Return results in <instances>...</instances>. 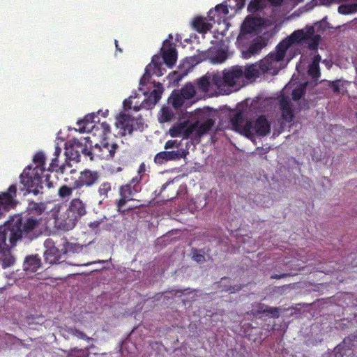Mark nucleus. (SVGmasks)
<instances>
[{
  "mask_svg": "<svg viewBox=\"0 0 357 357\" xmlns=\"http://www.w3.org/2000/svg\"><path fill=\"white\" fill-rule=\"evenodd\" d=\"M42 234L39 219L16 215L8 226L0 227V251L10 250L19 241L29 243Z\"/></svg>",
  "mask_w": 357,
  "mask_h": 357,
  "instance_id": "obj_1",
  "label": "nucleus"
},
{
  "mask_svg": "<svg viewBox=\"0 0 357 357\" xmlns=\"http://www.w3.org/2000/svg\"><path fill=\"white\" fill-rule=\"evenodd\" d=\"M17 187L15 185H11L6 192L0 194V218L3 215L4 211H8L15 206L14 198L16 197Z\"/></svg>",
  "mask_w": 357,
  "mask_h": 357,
  "instance_id": "obj_11",
  "label": "nucleus"
},
{
  "mask_svg": "<svg viewBox=\"0 0 357 357\" xmlns=\"http://www.w3.org/2000/svg\"><path fill=\"white\" fill-rule=\"evenodd\" d=\"M344 350H348V349H347V347L344 344H343V342H342L341 343H340L335 347L333 352L331 356H332V357H344V354L342 353V351H344Z\"/></svg>",
  "mask_w": 357,
  "mask_h": 357,
  "instance_id": "obj_39",
  "label": "nucleus"
},
{
  "mask_svg": "<svg viewBox=\"0 0 357 357\" xmlns=\"http://www.w3.org/2000/svg\"><path fill=\"white\" fill-rule=\"evenodd\" d=\"M195 86L191 83L185 84L181 89L180 93L175 94L173 97V105L175 107L181 106L184 100H189L195 95Z\"/></svg>",
  "mask_w": 357,
  "mask_h": 357,
  "instance_id": "obj_14",
  "label": "nucleus"
},
{
  "mask_svg": "<svg viewBox=\"0 0 357 357\" xmlns=\"http://www.w3.org/2000/svg\"><path fill=\"white\" fill-rule=\"evenodd\" d=\"M197 123V137H200L208 132L213 128L215 124V120L211 118H208L201 123H199L198 122Z\"/></svg>",
  "mask_w": 357,
  "mask_h": 357,
  "instance_id": "obj_22",
  "label": "nucleus"
},
{
  "mask_svg": "<svg viewBox=\"0 0 357 357\" xmlns=\"http://www.w3.org/2000/svg\"><path fill=\"white\" fill-rule=\"evenodd\" d=\"M112 190V184L110 182L105 181L102 183L98 189V193L102 200L108 197V193Z\"/></svg>",
  "mask_w": 357,
  "mask_h": 357,
  "instance_id": "obj_27",
  "label": "nucleus"
},
{
  "mask_svg": "<svg viewBox=\"0 0 357 357\" xmlns=\"http://www.w3.org/2000/svg\"><path fill=\"white\" fill-rule=\"evenodd\" d=\"M321 36L319 35H314L310 38L308 47L311 50H317Z\"/></svg>",
  "mask_w": 357,
  "mask_h": 357,
  "instance_id": "obj_43",
  "label": "nucleus"
},
{
  "mask_svg": "<svg viewBox=\"0 0 357 357\" xmlns=\"http://www.w3.org/2000/svg\"><path fill=\"white\" fill-rule=\"evenodd\" d=\"M290 275H291L290 273L274 274V275L271 276V279L279 280V279H282V278H284L289 277Z\"/></svg>",
  "mask_w": 357,
  "mask_h": 357,
  "instance_id": "obj_57",
  "label": "nucleus"
},
{
  "mask_svg": "<svg viewBox=\"0 0 357 357\" xmlns=\"http://www.w3.org/2000/svg\"><path fill=\"white\" fill-rule=\"evenodd\" d=\"M97 115L95 113H91L86 114L82 119L79 120L77 124L79 126V130L83 132L85 131H90L93 128V123L96 122L95 119L97 118Z\"/></svg>",
  "mask_w": 357,
  "mask_h": 357,
  "instance_id": "obj_20",
  "label": "nucleus"
},
{
  "mask_svg": "<svg viewBox=\"0 0 357 357\" xmlns=\"http://www.w3.org/2000/svg\"><path fill=\"white\" fill-rule=\"evenodd\" d=\"M113 227L112 224H102L101 228L106 229V230H110L111 228Z\"/></svg>",
  "mask_w": 357,
  "mask_h": 357,
  "instance_id": "obj_63",
  "label": "nucleus"
},
{
  "mask_svg": "<svg viewBox=\"0 0 357 357\" xmlns=\"http://www.w3.org/2000/svg\"><path fill=\"white\" fill-rule=\"evenodd\" d=\"M190 255L192 260L198 264H203L206 261L205 252L203 249L192 248L191 249Z\"/></svg>",
  "mask_w": 357,
  "mask_h": 357,
  "instance_id": "obj_25",
  "label": "nucleus"
},
{
  "mask_svg": "<svg viewBox=\"0 0 357 357\" xmlns=\"http://www.w3.org/2000/svg\"><path fill=\"white\" fill-rule=\"evenodd\" d=\"M142 182V176H136L133 177L128 183L119 186V192L120 197L115 202L116 211L122 216H125L128 213L136 208L137 206L130 207L128 209H124L125 205L131 200H133V197L139 192L142 190L140 183Z\"/></svg>",
  "mask_w": 357,
  "mask_h": 357,
  "instance_id": "obj_5",
  "label": "nucleus"
},
{
  "mask_svg": "<svg viewBox=\"0 0 357 357\" xmlns=\"http://www.w3.org/2000/svg\"><path fill=\"white\" fill-rule=\"evenodd\" d=\"M188 70H186L183 73L173 71L169 74L167 77L172 84L177 85L179 82L188 74Z\"/></svg>",
  "mask_w": 357,
  "mask_h": 357,
  "instance_id": "obj_29",
  "label": "nucleus"
},
{
  "mask_svg": "<svg viewBox=\"0 0 357 357\" xmlns=\"http://www.w3.org/2000/svg\"><path fill=\"white\" fill-rule=\"evenodd\" d=\"M264 75L258 62L245 66H234L225 69L222 74L215 73L212 76V82L218 89L222 86L234 87L240 86L243 77L247 79H255Z\"/></svg>",
  "mask_w": 357,
  "mask_h": 357,
  "instance_id": "obj_3",
  "label": "nucleus"
},
{
  "mask_svg": "<svg viewBox=\"0 0 357 357\" xmlns=\"http://www.w3.org/2000/svg\"><path fill=\"white\" fill-rule=\"evenodd\" d=\"M256 314H271L273 318H278L280 316V308L278 307H268L264 304H259Z\"/></svg>",
  "mask_w": 357,
  "mask_h": 357,
  "instance_id": "obj_23",
  "label": "nucleus"
},
{
  "mask_svg": "<svg viewBox=\"0 0 357 357\" xmlns=\"http://www.w3.org/2000/svg\"><path fill=\"white\" fill-rule=\"evenodd\" d=\"M282 118L287 122H291L294 119V114L292 107H288L281 109Z\"/></svg>",
  "mask_w": 357,
  "mask_h": 357,
  "instance_id": "obj_38",
  "label": "nucleus"
},
{
  "mask_svg": "<svg viewBox=\"0 0 357 357\" xmlns=\"http://www.w3.org/2000/svg\"><path fill=\"white\" fill-rule=\"evenodd\" d=\"M322 5H330L333 3H340V0H319Z\"/></svg>",
  "mask_w": 357,
  "mask_h": 357,
  "instance_id": "obj_58",
  "label": "nucleus"
},
{
  "mask_svg": "<svg viewBox=\"0 0 357 357\" xmlns=\"http://www.w3.org/2000/svg\"><path fill=\"white\" fill-rule=\"evenodd\" d=\"M71 334L74 336L77 337L79 339L90 340L91 337H88L84 332L78 330V329H72Z\"/></svg>",
  "mask_w": 357,
  "mask_h": 357,
  "instance_id": "obj_48",
  "label": "nucleus"
},
{
  "mask_svg": "<svg viewBox=\"0 0 357 357\" xmlns=\"http://www.w3.org/2000/svg\"><path fill=\"white\" fill-rule=\"evenodd\" d=\"M188 154V151L184 149L171 151H161L158 153L154 157V161L157 164H162L165 162L171 160H178L184 158Z\"/></svg>",
  "mask_w": 357,
  "mask_h": 357,
  "instance_id": "obj_13",
  "label": "nucleus"
},
{
  "mask_svg": "<svg viewBox=\"0 0 357 357\" xmlns=\"http://www.w3.org/2000/svg\"><path fill=\"white\" fill-rule=\"evenodd\" d=\"M71 167V165L66 161L65 164H63L62 165L59 166V169L56 170L57 172H59L61 174H63L66 171V167Z\"/></svg>",
  "mask_w": 357,
  "mask_h": 357,
  "instance_id": "obj_59",
  "label": "nucleus"
},
{
  "mask_svg": "<svg viewBox=\"0 0 357 357\" xmlns=\"http://www.w3.org/2000/svg\"><path fill=\"white\" fill-rule=\"evenodd\" d=\"M228 8L234 10L236 12L241 10L245 4V0H228Z\"/></svg>",
  "mask_w": 357,
  "mask_h": 357,
  "instance_id": "obj_35",
  "label": "nucleus"
},
{
  "mask_svg": "<svg viewBox=\"0 0 357 357\" xmlns=\"http://www.w3.org/2000/svg\"><path fill=\"white\" fill-rule=\"evenodd\" d=\"M266 0H252L248 6V10L250 13H256L257 11L264 9L266 6Z\"/></svg>",
  "mask_w": 357,
  "mask_h": 357,
  "instance_id": "obj_24",
  "label": "nucleus"
},
{
  "mask_svg": "<svg viewBox=\"0 0 357 357\" xmlns=\"http://www.w3.org/2000/svg\"><path fill=\"white\" fill-rule=\"evenodd\" d=\"M255 24L253 20H246L242 24L241 32L242 33L248 34L252 33L255 30Z\"/></svg>",
  "mask_w": 357,
  "mask_h": 357,
  "instance_id": "obj_32",
  "label": "nucleus"
},
{
  "mask_svg": "<svg viewBox=\"0 0 357 357\" xmlns=\"http://www.w3.org/2000/svg\"><path fill=\"white\" fill-rule=\"evenodd\" d=\"M61 149L59 146H56L54 152L55 157L58 158V156L61 153Z\"/></svg>",
  "mask_w": 357,
  "mask_h": 357,
  "instance_id": "obj_64",
  "label": "nucleus"
},
{
  "mask_svg": "<svg viewBox=\"0 0 357 357\" xmlns=\"http://www.w3.org/2000/svg\"><path fill=\"white\" fill-rule=\"evenodd\" d=\"M181 145V142L177 140H168L165 144V149H169L172 148H178Z\"/></svg>",
  "mask_w": 357,
  "mask_h": 357,
  "instance_id": "obj_50",
  "label": "nucleus"
},
{
  "mask_svg": "<svg viewBox=\"0 0 357 357\" xmlns=\"http://www.w3.org/2000/svg\"><path fill=\"white\" fill-rule=\"evenodd\" d=\"M328 86L332 89L333 92L337 94L340 91V80H335L328 82Z\"/></svg>",
  "mask_w": 357,
  "mask_h": 357,
  "instance_id": "obj_47",
  "label": "nucleus"
},
{
  "mask_svg": "<svg viewBox=\"0 0 357 357\" xmlns=\"http://www.w3.org/2000/svg\"><path fill=\"white\" fill-rule=\"evenodd\" d=\"M151 75V66H146L145 68L144 73L140 79L139 84L142 86L146 85L149 82Z\"/></svg>",
  "mask_w": 357,
  "mask_h": 357,
  "instance_id": "obj_41",
  "label": "nucleus"
},
{
  "mask_svg": "<svg viewBox=\"0 0 357 357\" xmlns=\"http://www.w3.org/2000/svg\"><path fill=\"white\" fill-rule=\"evenodd\" d=\"M197 123L191 124L189 126H186L185 124V130L183 131V137L185 139L189 138L194 132L197 135Z\"/></svg>",
  "mask_w": 357,
  "mask_h": 357,
  "instance_id": "obj_40",
  "label": "nucleus"
},
{
  "mask_svg": "<svg viewBox=\"0 0 357 357\" xmlns=\"http://www.w3.org/2000/svg\"><path fill=\"white\" fill-rule=\"evenodd\" d=\"M118 149V144L113 142L104 141L100 144L92 145L91 160H93L94 157L102 160H110L114 158Z\"/></svg>",
  "mask_w": 357,
  "mask_h": 357,
  "instance_id": "obj_9",
  "label": "nucleus"
},
{
  "mask_svg": "<svg viewBox=\"0 0 357 357\" xmlns=\"http://www.w3.org/2000/svg\"><path fill=\"white\" fill-rule=\"evenodd\" d=\"M162 59L163 63L169 68H172L174 66L177 60V51L175 47L172 46V44H169V47L162 52Z\"/></svg>",
  "mask_w": 357,
  "mask_h": 357,
  "instance_id": "obj_19",
  "label": "nucleus"
},
{
  "mask_svg": "<svg viewBox=\"0 0 357 357\" xmlns=\"http://www.w3.org/2000/svg\"><path fill=\"white\" fill-rule=\"evenodd\" d=\"M58 167H59L58 158L56 157H55L54 158H53L52 160V162L50 165L47 172H53V171L56 170V168H57Z\"/></svg>",
  "mask_w": 357,
  "mask_h": 357,
  "instance_id": "obj_52",
  "label": "nucleus"
},
{
  "mask_svg": "<svg viewBox=\"0 0 357 357\" xmlns=\"http://www.w3.org/2000/svg\"><path fill=\"white\" fill-rule=\"evenodd\" d=\"M227 58V52L225 50L221 49L215 52L213 57V61L214 63H222L225 62Z\"/></svg>",
  "mask_w": 357,
  "mask_h": 357,
  "instance_id": "obj_31",
  "label": "nucleus"
},
{
  "mask_svg": "<svg viewBox=\"0 0 357 357\" xmlns=\"http://www.w3.org/2000/svg\"><path fill=\"white\" fill-rule=\"evenodd\" d=\"M173 116V114L167 109H163L162 113V121L167 122L172 119Z\"/></svg>",
  "mask_w": 357,
  "mask_h": 357,
  "instance_id": "obj_49",
  "label": "nucleus"
},
{
  "mask_svg": "<svg viewBox=\"0 0 357 357\" xmlns=\"http://www.w3.org/2000/svg\"><path fill=\"white\" fill-rule=\"evenodd\" d=\"M196 84L200 91L206 92L210 87V78L204 75L197 80Z\"/></svg>",
  "mask_w": 357,
  "mask_h": 357,
  "instance_id": "obj_30",
  "label": "nucleus"
},
{
  "mask_svg": "<svg viewBox=\"0 0 357 357\" xmlns=\"http://www.w3.org/2000/svg\"><path fill=\"white\" fill-rule=\"evenodd\" d=\"M40 266L41 260L38 255L27 256L23 264V268L26 272H36Z\"/></svg>",
  "mask_w": 357,
  "mask_h": 357,
  "instance_id": "obj_18",
  "label": "nucleus"
},
{
  "mask_svg": "<svg viewBox=\"0 0 357 357\" xmlns=\"http://www.w3.org/2000/svg\"><path fill=\"white\" fill-rule=\"evenodd\" d=\"M305 93V88L304 86L294 89L292 91L291 96L294 101H298Z\"/></svg>",
  "mask_w": 357,
  "mask_h": 357,
  "instance_id": "obj_42",
  "label": "nucleus"
},
{
  "mask_svg": "<svg viewBox=\"0 0 357 357\" xmlns=\"http://www.w3.org/2000/svg\"><path fill=\"white\" fill-rule=\"evenodd\" d=\"M102 222L95 221V222H91L89 224V227L91 228L92 229L95 230V229H98V228H100L102 227Z\"/></svg>",
  "mask_w": 357,
  "mask_h": 357,
  "instance_id": "obj_55",
  "label": "nucleus"
},
{
  "mask_svg": "<svg viewBox=\"0 0 357 357\" xmlns=\"http://www.w3.org/2000/svg\"><path fill=\"white\" fill-rule=\"evenodd\" d=\"M291 45V42L286 38L276 46L275 52H271L258 62L264 74L278 73V63L284 59L287 50Z\"/></svg>",
  "mask_w": 357,
  "mask_h": 357,
  "instance_id": "obj_6",
  "label": "nucleus"
},
{
  "mask_svg": "<svg viewBox=\"0 0 357 357\" xmlns=\"http://www.w3.org/2000/svg\"><path fill=\"white\" fill-rule=\"evenodd\" d=\"M273 6H280L282 5L284 0H266Z\"/></svg>",
  "mask_w": 357,
  "mask_h": 357,
  "instance_id": "obj_60",
  "label": "nucleus"
},
{
  "mask_svg": "<svg viewBox=\"0 0 357 357\" xmlns=\"http://www.w3.org/2000/svg\"><path fill=\"white\" fill-rule=\"evenodd\" d=\"M29 210L36 212L37 215H41L45 210V204L43 202H31L29 204Z\"/></svg>",
  "mask_w": 357,
  "mask_h": 357,
  "instance_id": "obj_33",
  "label": "nucleus"
},
{
  "mask_svg": "<svg viewBox=\"0 0 357 357\" xmlns=\"http://www.w3.org/2000/svg\"><path fill=\"white\" fill-rule=\"evenodd\" d=\"M74 186L73 185L72 188L70 187H68V185H61L59 188V190H58V194H59V196L63 199V198H66V197H68L69 196H70L73 193V190H74Z\"/></svg>",
  "mask_w": 357,
  "mask_h": 357,
  "instance_id": "obj_37",
  "label": "nucleus"
},
{
  "mask_svg": "<svg viewBox=\"0 0 357 357\" xmlns=\"http://www.w3.org/2000/svg\"><path fill=\"white\" fill-rule=\"evenodd\" d=\"M91 146L92 142L89 137H84L80 139H73L66 146L65 154L67 160L76 162H79L81 153L91 158Z\"/></svg>",
  "mask_w": 357,
  "mask_h": 357,
  "instance_id": "obj_7",
  "label": "nucleus"
},
{
  "mask_svg": "<svg viewBox=\"0 0 357 357\" xmlns=\"http://www.w3.org/2000/svg\"><path fill=\"white\" fill-rule=\"evenodd\" d=\"M132 100H130V98L129 99H126L123 101V105H124V107L126 109H131L132 107Z\"/></svg>",
  "mask_w": 357,
  "mask_h": 357,
  "instance_id": "obj_61",
  "label": "nucleus"
},
{
  "mask_svg": "<svg viewBox=\"0 0 357 357\" xmlns=\"http://www.w3.org/2000/svg\"><path fill=\"white\" fill-rule=\"evenodd\" d=\"M355 342H357V333L349 335L342 341L343 344L347 347V349H351V348L354 346L353 343Z\"/></svg>",
  "mask_w": 357,
  "mask_h": 357,
  "instance_id": "obj_44",
  "label": "nucleus"
},
{
  "mask_svg": "<svg viewBox=\"0 0 357 357\" xmlns=\"http://www.w3.org/2000/svg\"><path fill=\"white\" fill-rule=\"evenodd\" d=\"M194 29L200 33H206L211 28V25L206 22L202 17H197L192 22Z\"/></svg>",
  "mask_w": 357,
  "mask_h": 357,
  "instance_id": "obj_21",
  "label": "nucleus"
},
{
  "mask_svg": "<svg viewBox=\"0 0 357 357\" xmlns=\"http://www.w3.org/2000/svg\"><path fill=\"white\" fill-rule=\"evenodd\" d=\"M321 57L319 54H316L314 56L312 63L314 64L319 65V63L321 61Z\"/></svg>",
  "mask_w": 357,
  "mask_h": 357,
  "instance_id": "obj_62",
  "label": "nucleus"
},
{
  "mask_svg": "<svg viewBox=\"0 0 357 357\" xmlns=\"http://www.w3.org/2000/svg\"><path fill=\"white\" fill-rule=\"evenodd\" d=\"M266 45L267 43L262 37L259 36L256 38L249 45L248 50L242 51L243 57L248 59L252 56L259 54Z\"/></svg>",
  "mask_w": 357,
  "mask_h": 357,
  "instance_id": "obj_15",
  "label": "nucleus"
},
{
  "mask_svg": "<svg viewBox=\"0 0 357 357\" xmlns=\"http://www.w3.org/2000/svg\"><path fill=\"white\" fill-rule=\"evenodd\" d=\"M308 75L317 81L321 76L319 65L311 63L308 68Z\"/></svg>",
  "mask_w": 357,
  "mask_h": 357,
  "instance_id": "obj_34",
  "label": "nucleus"
},
{
  "mask_svg": "<svg viewBox=\"0 0 357 357\" xmlns=\"http://www.w3.org/2000/svg\"><path fill=\"white\" fill-rule=\"evenodd\" d=\"M147 66H151V70H153V69L155 68L156 67H160V66H162L161 57L158 55H154L152 57L151 62Z\"/></svg>",
  "mask_w": 357,
  "mask_h": 357,
  "instance_id": "obj_46",
  "label": "nucleus"
},
{
  "mask_svg": "<svg viewBox=\"0 0 357 357\" xmlns=\"http://www.w3.org/2000/svg\"><path fill=\"white\" fill-rule=\"evenodd\" d=\"M314 33V29L313 26H309L306 28V31L303 29H298L294 31L289 36L287 37V39L291 44L299 43L304 40H310V38Z\"/></svg>",
  "mask_w": 357,
  "mask_h": 357,
  "instance_id": "obj_16",
  "label": "nucleus"
},
{
  "mask_svg": "<svg viewBox=\"0 0 357 357\" xmlns=\"http://www.w3.org/2000/svg\"><path fill=\"white\" fill-rule=\"evenodd\" d=\"M185 130V123H180L173 126L169 130V133L172 137H177L183 136V131Z\"/></svg>",
  "mask_w": 357,
  "mask_h": 357,
  "instance_id": "obj_28",
  "label": "nucleus"
},
{
  "mask_svg": "<svg viewBox=\"0 0 357 357\" xmlns=\"http://www.w3.org/2000/svg\"><path fill=\"white\" fill-rule=\"evenodd\" d=\"M54 248H52L45 252V259L47 261H49L50 264H55L58 261L56 257H54L52 254H54Z\"/></svg>",
  "mask_w": 357,
  "mask_h": 357,
  "instance_id": "obj_45",
  "label": "nucleus"
},
{
  "mask_svg": "<svg viewBox=\"0 0 357 357\" xmlns=\"http://www.w3.org/2000/svg\"><path fill=\"white\" fill-rule=\"evenodd\" d=\"M100 176V174L97 171L84 169L80 172L78 179L73 182L74 188L80 189L84 186L91 187L98 181Z\"/></svg>",
  "mask_w": 357,
  "mask_h": 357,
  "instance_id": "obj_10",
  "label": "nucleus"
},
{
  "mask_svg": "<svg viewBox=\"0 0 357 357\" xmlns=\"http://www.w3.org/2000/svg\"><path fill=\"white\" fill-rule=\"evenodd\" d=\"M100 127L102 130V133L104 135H106L109 133L111 132V128H110V126L107 123V122H102L101 124H100Z\"/></svg>",
  "mask_w": 357,
  "mask_h": 357,
  "instance_id": "obj_53",
  "label": "nucleus"
},
{
  "mask_svg": "<svg viewBox=\"0 0 357 357\" xmlns=\"http://www.w3.org/2000/svg\"><path fill=\"white\" fill-rule=\"evenodd\" d=\"M146 172V165L144 162H142L139 167V169L137 170L138 175L137 176H142V178L143 177V174Z\"/></svg>",
  "mask_w": 357,
  "mask_h": 357,
  "instance_id": "obj_56",
  "label": "nucleus"
},
{
  "mask_svg": "<svg viewBox=\"0 0 357 357\" xmlns=\"http://www.w3.org/2000/svg\"><path fill=\"white\" fill-rule=\"evenodd\" d=\"M86 213V204L79 198L73 199L64 215L61 227L64 230H70L75 227L78 220Z\"/></svg>",
  "mask_w": 357,
  "mask_h": 357,
  "instance_id": "obj_8",
  "label": "nucleus"
},
{
  "mask_svg": "<svg viewBox=\"0 0 357 357\" xmlns=\"http://www.w3.org/2000/svg\"><path fill=\"white\" fill-rule=\"evenodd\" d=\"M220 12L222 13L224 15H227L229 13V9L227 4L225 3H220L217 5L214 10L211 9L208 13V17L213 18V16H211L214 13Z\"/></svg>",
  "mask_w": 357,
  "mask_h": 357,
  "instance_id": "obj_36",
  "label": "nucleus"
},
{
  "mask_svg": "<svg viewBox=\"0 0 357 357\" xmlns=\"http://www.w3.org/2000/svg\"><path fill=\"white\" fill-rule=\"evenodd\" d=\"M165 68H162V66H160V67H156L155 68L151 70V74L155 75L158 77L163 75Z\"/></svg>",
  "mask_w": 357,
  "mask_h": 357,
  "instance_id": "obj_54",
  "label": "nucleus"
},
{
  "mask_svg": "<svg viewBox=\"0 0 357 357\" xmlns=\"http://www.w3.org/2000/svg\"><path fill=\"white\" fill-rule=\"evenodd\" d=\"M45 160L46 158L43 152L36 153L33 158L36 167L32 168L31 166H27L20 176V183L24 185V188L29 192H33L35 195L42 193L44 181L48 188L54 187L53 182L50 181V174H45L46 172Z\"/></svg>",
  "mask_w": 357,
  "mask_h": 357,
  "instance_id": "obj_2",
  "label": "nucleus"
},
{
  "mask_svg": "<svg viewBox=\"0 0 357 357\" xmlns=\"http://www.w3.org/2000/svg\"><path fill=\"white\" fill-rule=\"evenodd\" d=\"M130 120V116L126 114H119L116 119V127L122 130V135H131L133 132V126Z\"/></svg>",
  "mask_w": 357,
  "mask_h": 357,
  "instance_id": "obj_17",
  "label": "nucleus"
},
{
  "mask_svg": "<svg viewBox=\"0 0 357 357\" xmlns=\"http://www.w3.org/2000/svg\"><path fill=\"white\" fill-rule=\"evenodd\" d=\"M154 86L155 89L142 102L140 106L134 107L135 111H139L141 108L151 109L160 100L163 93L162 85L157 82L154 84Z\"/></svg>",
  "mask_w": 357,
  "mask_h": 357,
  "instance_id": "obj_12",
  "label": "nucleus"
},
{
  "mask_svg": "<svg viewBox=\"0 0 357 357\" xmlns=\"http://www.w3.org/2000/svg\"><path fill=\"white\" fill-rule=\"evenodd\" d=\"M89 350V347H86L84 349L75 347L70 351H67L66 357H89L90 353Z\"/></svg>",
  "mask_w": 357,
  "mask_h": 357,
  "instance_id": "obj_26",
  "label": "nucleus"
},
{
  "mask_svg": "<svg viewBox=\"0 0 357 357\" xmlns=\"http://www.w3.org/2000/svg\"><path fill=\"white\" fill-rule=\"evenodd\" d=\"M231 123L236 131L248 138H252L255 135L264 137L271 132V123L264 115L259 116L253 123L250 120L245 121L243 114L239 112L231 119Z\"/></svg>",
  "mask_w": 357,
  "mask_h": 357,
  "instance_id": "obj_4",
  "label": "nucleus"
},
{
  "mask_svg": "<svg viewBox=\"0 0 357 357\" xmlns=\"http://www.w3.org/2000/svg\"><path fill=\"white\" fill-rule=\"evenodd\" d=\"M280 109L291 107V105L290 101L287 98H282L280 100Z\"/></svg>",
  "mask_w": 357,
  "mask_h": 357,
  "instance_id": "obj_51",
  "label": "nucleus"
}]
</instances>
